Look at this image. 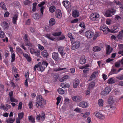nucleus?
I'll return each mask as SVG.
<instances>
[{"instance_id": "nucleus-39", "label": "nucleus", "mask_w": 123, "mask_h": 123, "mask_svg": "<svg viewBox=\"0 0 123 123\" xmlns=\"http://www.w3.org/2000/svg\"><path fill=\"white\" fill-rule=\"evenodd\" d=\"M55 7L53 6H52L49 7V10L50 12L53 13L55 11Z\"/></svg>"}, {"instance_id": "nucleus-28", "label": "nucleus", "mask_w": 123, "mask_h": 123, "mask_svg": "<svg viewBox=\"0 0 123 123\" xmlns=\"http://www.w3.org/2000/svg\"><path fill=\"white\" fill-rule=\"evenodd\" d=\"M42 55L45 57H47L49 56V54L46 50H44L41 52Z\"/></svg>"}, {"instance_id": "nucleus-49", "label": "nucleus", "mask_w": 123, "mask_h": 123, "mask_svg": "<svg viewBox=\"0 0 123 123\" xmlns=\"http://www.w3.org/2000/svg\"><path fill=\"white\" fill-rule=\"evenodd\" d=\"M40 15L39 13H37L33 15V18L35 19H38L39 18Z\"/></svg>"}, {"instance_id": "nucleus-50", "label": "nucleus", "mask_w": 123, "mask_h": 123, "mask_svg": "<svg viewBox=\"0 0 123 123\" xmlns=\"http://www.w3.org/2000/svg\"><path fill=\"white\" fill-rule=\"evenodd\" d=\"M5 33L4 32L2 31L1 30H0V37L1 38H4L5 35Z\"/></svg>"}, {"instance_id": "nucleus-60", "label": "nucleus", "mask_w": 123, "mask_h": 123, "mask_svg": "<svg viewBox=\"0 0 123 123\" xmlns=\"http://www.w3.org/2000/svg\"><path fill=\"white\" fill-rule=\"evenodd\" d=\"M45 4V2L44 1H43L42 2L38 4V6L39 7H42Z\"/></svg>"}, {"instance_id": "nucleus-11", "label": "nucleus", "mask_w": 123, "mask_h": 123, "mask_svg": "<svg viewBox=\"0 0 123 123\" xmlns=\"http://www.w3.org/2000/svg\"><path fill=\"white\" fill-rule=\"evenodd\" d=\"M92 88V82H91L89 85L88 88L85 90V94L86 96L89 95L90 94V90Z\"/></svg>"}, {"instance_id": "nucleus-46", "label": "nucleus", "mask_w": 123, "mask_h": 123, "mask_svg": "<svg viewBox=\"0 0 123 123\" xmlns=\"http://www.w3.org/2000/svg\"><path fill=\"white\" fill-rule=\"evenodd\" d=\"M90 114L89 112L85 113H82L81 114V116L84 117H86Z\"/></svg>"}, {"instance_id": "nucleus-44", "label": "nucleus", "mask_w": 123, "mask_h": 123, "mask_svg": "<svg viewBox=\"0 0 123 123\" xmlns=\"http://www.w3.org/2000/svg\"><path fill=\"white\" fill-rule=\"evenodd\" d=\"M15 119H12L10 118L6 120V122L7 123H13L15 121Z\"/></svg>"}, {"instance_id": "nucleus-7", "label": "nucleus", "mask_w": 123, "mask_h": 123, "mask_svg": "<svg viewBox=\"0 0 123 123\" xmlns=\"http://www.w3.org/2000/svg\"><path fill=\"white\" fill-rule=\"evenodd\" d=\"M111 89L110 87H107L104 90L101 91V94L102 95H106L110 92Z\"/></svg>"}, {"instance_id": "nucleus-16", "label": "nucleus", "mask_w": 123, "mask_h": 123, "mask_svg": "<svg viewBox=\"0 0 123 123\" xmlns=\"http://www.w3.org/2000/svg\"><path fill=\"white\" fill-rule=\"evenodd\" d=\"M79 80L77 79H75L73 81V86L74 88H76L77 87L78 85L79 84Z\"/></svg>"}, {"instance_id": "nucleus-27", "label": "nucleus", "mask_w": 123, "mask_h": 123, "mask_svg": "<svg viewBox=\"0 0 123 123\" xmlns=\"http://www.w3.org/2000/svg\"><path fill=\"white\" fill-rule=\"evenodd\" d=\"M0 7L3 9L6 10L7 8L5 3L3 2H2L0 3Z\"/></svg>"}, {"instance_id": "nucleus-12", "label": "nucleus", "mask_w": 123, "mask_h": 123, "mask_svg": "<svg viewBox=\"0 0 123 123\" xmlns=\"http://www.w3.org/2000/svg\"><path fill=\"white\" fill-rule=\"evenodd\" d=\"M45 113L43 111L42 112V116L41 117V115H38L36 117V119L38 121H39L40 117L43 120H44L45 118Z\"/></svg>"}, {"instance_id": "nucleus-61", "label": "nucleus", "mask_w": 123, "mask_h": 123, "mask_svg": "<svg viewBox=\"0 0 123 123\" xmlns=\"http://www.w3.org/2000/svg\"><path fill=\"white\" fill-rule=\"evenodd\" d=\"M22 105V103L21 102H20L19 103L18 107V110H20L21 109Z\"/></svg>"}, {"instance_id": "nucleus-43", "label": "nucleus", "mask_w": 123, "mask_h": 123, "mask_svg": "<svg viewBox=\"0 0 123 123\" xmlns=\"http://www.w3.org/2000/svg\"><path fill=\"white\" fill-rule=\"evenodd\" d=\"M99 72L98 71H94L93 73V78H95L97 77L98 74Z\"/></svg>"}, {"instance_id": "nucleus-51", "label": "nucleus", "mask_w": 123, "mask_h": 123, "mask_svg": "<svg viewBox=\"0 0 123 123\" xmlns=\"http://www.w3.org/2000/svg\"><path fill=\"white\" fill-rule=\"evenodd\" d=\"M103 101L102 99H99L98 100V104L100 107H102L103 105Z\"/></svg>"}, {"instance_id": "nucleus-6", "label": "nucleus", "mask_w": 123, "mask_h": 123, "mask_svg": "<svg viewBox=\"0 0 123 123\" xmlns=\"http://www.w3.org/2000/svg\"><path fill=\"white\" fill-rule=\"evenodd\" d=\"M73 44L72 46V49L73 50H75L78 48L80 45V43L79 41H76L72 43Z\"/></svg>"}, {"instance_id": "nucleus-42", "label": "nucleus", "mask_w": 123, "mask_h": 123, "mask_svg": "<svg viewBox=\"0 0 123 123\" xmlns=\"http://www.w3.org/2000/svg\"><path fill=\"white\" fill-rule=\"evenodd\" d=\"M101 49L100 47L98 46H95L93 47V51L95 52L98 51H100Z\"/></svg>"}, {"instance_id": "nucleus-36", "label": "nucleus", "mask_w": 123, "mask_h": 123, "mask_svg": "<svg viewBox=\"0 0 123 123\" xmlns=\"http://www.w3.org/2000/svg\"><path fill=\"white\" fill-rule=\"evenodd\" d=\"M66 69V68H61L60 67H59V68H56L54 69H53V70L54 71L57 72L61 70H63Z\"/></svg>"}, {"instance_id": "nucleus-37", "label": "nucleus", "mask_w": 123, "mask_h": 123, "mask_svg": "<svg viewBox=\"0 0 123 123\" xmlns=\"http://www.w3.org/2000/svg\"><path fill=\"white\" fill-rule=\"evenodd\" d=\"M16 49L17 51L20 54L23 55L24 54L22 50L19 47H17Z\"/></svg>"}, {"instance_id": "nucleus-30", "label": "nucleus", "mask_w": 123, "mask_h": 123, "mask_svg": "<svg viewBox=\"0 0 123 123\" xmlns=\"http://www.w3.org/2000/svg\"><path fill=\"white\" fill-rule=\"evenodd\" d=\"M116 81L114 80L113 78L109 79L107 81V83L110 84H112L115 83Z\"/></svg>"}, {"instance_id": "nucleus-1", "label": "nucleus", "mask_w": 123, "mask_h": 123, "mask_svg": "<svg viewBox=\"0 0 123 123\" xmlns=\"http://www.w3.org/2000/svg\"><path fill=\"white\" fill-rule=\"evenodd\" d=\"M37 101L36 103V106L38 108H43L44 105L46 104V100L40 95H38L37 96Z\"/></svg>"}, {"instance_id": "nucleus-26", "label": "nucleus", "mask_w": 123, "mask_h": 123, "mask_svg": "<svg viewBox=\"0 0 123 123\" xmlns=\"http://www.w3.org/2000/svg\"><path fill=\"white\" fill-rule=\"evenodd\" d=\"M18 18V15L16 14H14L13 16L12 17V22L13 24H16Z\"/></svg>"}, {"instance_id": "nucleus-9", "label": "nucleus", "mask_w": 123, "mask_h": 123, "mask_svg": "<svg viewBox=\"0 0 123 123\" xmlns=\"http://www.w3.org/2000/svg\"><path fill=\"white\" fill-rule=\"evenodd\" d=\"M93 114L99 118L104 119L105 118L104 115L99 112L96 111Z\"/></svg>"}, {"instance_id": "nucleus-5", "label": "nucleus", "mask_w": 123, "mask_h": 123, "mask_svg": "<svg viewBox=\"0 0 123 123\" xmlns=\"http://www.w3.org/2000/svg\"><path fill=\"white\" fill-rule=\"evenodd\" d=\"M100 30L103 31L105 34H107L109 32V29L106 25H103L101 26L100 28Z\"/></svg>"}, {"instance_id": "nucleus-8", "label": "nucleus", "mask_w": 123, "mask_h": 123, "mask_svg": "<svg viewBox=\"0 0 123 123\" xmlns=\"http://www.w3.org/2000/svg\"><path fill=\"white\" fill-rule=\"evenodd\" d=\"M64 47H63L60 46L58 48V51L59 53L63 58H64V56L66 54L64 52Z\"/></svg>"}, {"instance_id": "nucleus-4", "label": "nucleus", "mask_w": 123, "mask_h": 123, "mask_svg": "<svg viewBox=\"0 0 123 123\" xmlns=\"http://www.w3.org/2000/svg\"><path fill=\"white\" fill-rule=\"evenodd\" d=\"M48 64V63L46 62L43 61L42 63L41 66H40L39 68V70L42 72L44 71L45 68L47 67Z\"/></svg>"}, {"instance_id": "nucleus-62", "label": "nucleus", "mask_w": 123, "mask_h": 123, "mask_svg": "<svg viewBox=\"0 0 123 123\" xmlns=\"http://www.w3.org/2000/svg\"><path fill=\"white\" fill-rule=\"evenodd\" d=\"M70 101V100L68 98H66L64 101V103L65 104H68Z\"/></svg>"}, {"instance_id": "nucleus-25", "label": "nucleus", "mask_w": 123, "mask_h": 123, "mask_svg": "<svg viewBox=\"0 0 123 123\" xmlns=\"http://www.w3.org/2000/svg\"><path fill=\"white\" fill-rule=\"evenodd\" d=\"M70 3V2L68 1H64L62 2L63 5L66 7H70L69 5Z\"/></svg>"}, {"instance_id": "nucleus-17", "label": "nucleus", "mask_w": 123, "mask_h": 123, "mask_svg": "<svg viewBox=\"0 0 123 123\" xmlns=\"http://www.w3.org/2000/svg\"><path fill=\"white\" fill-rule=\"evenodd\" d=\"M117 28V27L116 26H113L112 27L111 30L109 29V32L112 33H115L117 32L118 31H115Z\"/></svg>"}, {"instance_id": "nucleus-57", "label": "nucleus", "mask_w": 123, "mask_h": 123, "mask_svg": "<svg viewBox=\"0 0 123 123\" xmlns=\"http://www.w3.org/2000/svg\"><path fill=\"white\" fill-rule=\"evenodd\" d=\"M61 98L59 97H58L56 98V100L57 102L56 103V104L57 105H58L59 104L60 101L61 100Z\"/></svg>"}, {"instance_id": "nucleus-59", "label": "nucleus", "mask_w": 123, "mask_h": 123, "mask_svg": "<svg viewBox=\"0 0 123 123\" xmlns=\"http://www.w3.org/2000/svg\"><path fill=\"white\" fill-rule=\"evenodd\" d=\"M36 51V50L32 48H30V52L32 54H34Z\"/></svg>"}, {"instance_id": "nucleus-58", "label": "nucleus", "mask_w": 123, "mask_h": 123, "mask_svg": "<svg viewBox=\"0 0 123 123\" xmlns=\"http://www.w3.org/2000/svg\"><path fill=\"white\" fill-rule=\"evenodd\" d=\"M79 21V19L78 18H75L72 20L71 22V23H76Z\"/></svg>"}, {"instance_id": "nucleus-15", "label": "nucleus", "mask_w": 123, "mask_h": 123, "mask_svg": "<svg viewBox=\"0 0 123 123\" xmlns=\"http://www.w3.org/2000/svg\"><path fill=\"white\" fill-rule=\"evenodd\" d=\"M79 106L82 108H85L88 106V104L87 102L85 101L81 102L79 104Z\"/></svg>"}, {"instance_id": "nucleus-56", "label": "nucleus", "mask_w": 123, "mask_h": 123, "mask_svg": "<svg viewBox=\"0 0 123 123\" xmlns=\"http://www.w3.org/2000/svg\"><path fill=\"white\" fill-rule=\"evenodd\" d=\"M37 46L38 47V49L41 50H42L44 49L43 46L40 44H38L37 45Z\"/></svg>"}, {"instance_id": "nucleus-45", "label": "nucleus", "mask_w": 123, "mask_h": 123, "mask_svg": "<svg viewBox=\"0 0 123 123\" xmlns=\"http://www.w3.org/2000/svg\"><path fill=\"white\" fill-rule=\"evenodd\" d=\"M59 94H62L64 93V91L61 88H60L57 90Z\"/></svg>"}, {"instance_id": "nucleus-47", "label": "nucleus", "mask_w": 123, "mask_h": 123, "mask_svg": "<svg viewBox=\"0 0 123 123\" xmlns=\"http://www.w3.org/2000/svg\"><path fill=\"white\" fill-rule=\"evenodd\" d=\"M3 27L5 28H7L8 26V24L6 22H3L2 24Z\"/></svg>"}, {"instance_id": "nucleus-23", "label": "nucleus", "mask_w": 123, "mask_h": 123, "mask_svg": "<svg viewBox=\"0 0 123 123\" xmlns=\"http://www.w3.org/2000/svg\"><path fill=\"white\" fill-rule=\"evenodd\" d=\"M28 118L29 121L30 122L32 123L35 122V119L32 115L29 116L28 117Z\"/></svg>"}, {"instance_id": "nucleus-41", "label": "nucleus", "mask_w": 123, "mask_h": 123, "mask_svg": "<svg viewBox=\"0 0 123 123\" xmlns=\"http://www.w3.org/2000/svg\"><path fill=\"white\" fill-rule=\"evenodd\" d=\"M12 59L11 61V62H13L15 60V55L14 53H13L11 54Z\"/></svg>"}, {"instance_id": "nucleus-24", "label": "nucleus", "mask_w": 123, "mask_h": 123, "mask_svg": "<svg viewBox=\"0 0 123 123\" xmlns=\"http://www.w3.org/2000/svg\"><path fill=\"white\" fill-rule=\"evenodd\" d=\"M23 56L26 59L27 61L28 62L31 61V57L30 55L26 53H24L23 54Z\"/></svg>"}, {"instance_id": "nucleus-40", "label": "nucleus", "mask_w": 123, "mask_h": 123, "mask_svg": "<svg viewBox=\"0 0 123 123\" xmlns=\"http://www.w3.org/2000/svg\"><path fill=\"white\" fill-rule=\"evenodd\" d=\"M40 51L38 49H37L36 50L34 54H35V55L37 57H39L40 56Z\"/></svg>"}, {"instance_id": "nucleus-33", "label": "nucleus", "mask_w": 123, "mask_h": 123, "mask_svg": "<svg viewBox=\"0 0 123 123\" xmlns=\"http://www.w3.org/2000/svg\"><path fill=\"white\" fill-rule=\"evenodd\" d=\"M68 37L70 38V40L72 43L74 42V38L72 36V34L71 33L69 32L68 33Z\"/></svg>"}, {"instance_id": "nucleus-10", "label": "nucleus", "mask_w": 123, "mask_h": 123, "mask_svg": "<svg viewBox=\"0 0 123 123\" xmlns=\"http://www.w3.org/2000/svg\"><path fill=\"white\" fill-rule=\"evenodd\" d=\"M72 99L73 100L76 102H79L82 99V96H77L73 97Z\"/></svg>"}, {"instance_id": "nucleus-2", "label": "nucleus", "mask_w": 123, "mask_h": 123, "mask_svg": "<svg viewBox=\"0 0 123 123\" xmlns=\"http://www.w3.org/2000/svg\"><path fill=\"white\" fill-rule=\"evenodd\" d=\"M116 11L115 10L112 8L111 10L110 9H108L105 11V16L107 17H111L114 14Z\"/></svg>"}, {"instance_id": "nucleus-54", "label": "nucleus", "mask_w": 123, "mask_h": 123, "mask_svg": "<svg viewBox=\"0 0 123 123\" xmlns=\"http://www.w3.org/2000/svg\"><path fill=\"white\" fill-rule=\"evenodd\" d=\"M28 105L30 109H32L33 105L32 104V103L31 101H30L29 102L28 104Z\"/></svg>"}, {"instance_id": "nucleus-31", "label": "nucleus", "mask_w": 123, "mask_h": 123, "mask_svg": "<svg viewBox=\"0 0 123 123\" xmlns=\"http://www.w3.org/2000/svg\"><path fill=\"white\" fill-rule=\"evenodd\" d=\"M123 37V30H122L119 33L118 35L117 36L118 39H122Z\"/></svg>"}, {"instance_id": "nucleus-35", "label": "nucleus", "mask_w": 123, "mask_h": 123, "mask_svg": "<svg viewBox=\"0 0 123 123\" xmlns=\"http://www.w3.org/2000/svg\"><path fill=\"white\" fill-rule=\"evenodd\" d=\"M89 67V65L88 64H86L85 65V67L83 71L84 73H85L86 72L88 71L89 70V69L88 68Z\"/></svg>"}, {"instance_id": "nucleus-20", "label": "nucleus", "mask_w": 123, "mask_h": 123, "mask_svg": "<svg viewBox=\"0 0 123 123\" xmlns=\"http://www.w3.org/2000/svg\"><path fill=\"white\" fill-rule=\"evenodd\" d=\"M80 13L78 11L75 10L72 13V16L76 18L79 16Z\"/></svg>"}, {"instance_id": "nucleus-34", "label": "nucleus", "mask_w": 123, "mask_h": 123, "mask_svg": "<svg viewBox=\"0 0 123 123\" xmlns=\"http://www.w3.org/2000/svg\"><path fill=\"white\" fill-rule=\"evenodd\" d=\"M119 48L120 49V50L118 53L119 54H121L122 53H123V44H121Z\"/></svg>"}, {"instance_id": "nucleus-18", "label": "nucleus", "mask_w": 123, "mask_h": 123, "mask_svg": "<svg viewBox=\"0 0 123 123\" xmlns=\"http://www.w3.org/2000/svg\"><path fill=\"white\" fill-rule=\"evenodd\" d=\"M85 36L88 38H91L92 37V32L91 31H88L85 32Z\"/></svg>"}, {"instance_id": "nucleus-21", "label": "nucleus", "mask_w": 123, "mask_h": 123, "mask_svg": "<svg viewBox=\"0 0 123 123\" xmlns=\"http://www.w3.org/2000/svg\"><path fill=\"white\" fill-rule=\"evenodd\" d=\"M55 23V19L53 18H51L49 20V25L50 26H51L54 25Z\"/></svg>"}, {"instance_id": "nucleus-53", "label": "nucleus", "mask_w": 123, "mask_h": 123, "mask_svg": "<svg viewBox=\"0 0 123 123\" xmlns=\"http://www.w3.org/2000/svg\"><path fill=\"white\" fill-rule=\"evenodd\" d=\"M99 36V32H97L96 34L94 35L93 37V40H95L97 38V37Z\"/></svg>"}, {"instance_id": "nucleus-48", "label": "nucleus", "mask_w": 123, "mask_h": 123, "mask_svg": "<svg viewBox=\"0 0 123 123\" xmlns=\"http://www.w3.org/2000/svg\"><path fill=\"white\" fill-rule=\"evenodd\" d=\"M24 115L23 112L19 113L18 114V118L20 119H21L23 117Z\"/></svg>"}, {"instance_id": "nucleus-13", "label": "nucleus", "mask_w": 123, "mask_h": 123, "mask_svg": "<svg viewBox=\"0 0 123 123\" xmlns=\"http://www.w3.org/2000/svg\"><path fill=\"white\" fill-rule=\"evenodd\" d=\"M99 15L97 13H93V21L98 22Z\"/></svg>"}, {"instance_id": "nucleus-29", "label": "nucleus", "mask_w": 123, "mask_h": 123, "mask_svg": "<svg viewBox=\"0 0 123 123\" xmlns=\"http://www.w3.org/2000/svg\"><path fill=\"white\" fill-rule=\"evenodd\" d=\"M80 62L81 64H83L85 63L86 62V60L84 57H81Z\"/></svg>"}, {"instance_id": "nucleus-55", "label": "nucleus", "mask_w": 123, "mask_h": 123, "mask_svg": "<svg viewBox=\"0 0 123 123\" xmlns=\"http://www.w3.org/2000/svg\"><path fill=\"white\" fill-rule=\"evenodd\" d=\"M59 74H57L56 75L54 76V81L55 82L56 81L57 79L59 77Z\"/></svg>"}, {"instance_id": "nucleus-22", "label": "nucleus", "mask_w": 123, "mask_h": 123, "mask_svg": "<svg viewBox=\"0 0 123 123\" xmlns=\"http://www.w3.org/2000/svg\"><path fill=\"white\" fill-rule=\"evenodd\" d=\"M45 37H46L47 38L49 39L52 40L53 41L54 40L55 38H54L51 36V34H47L45 35Z\"/></svg>"}, {"instance_id": "nucleus-14", "label": "nucleus", "mask_w": 123, "mask_h": 123, "mask_svg": "<svg viewBox=\"0 0 123 123\" xmlns=\"http://www.w3.org/2000/svg\"><path fill=\"white\" fill-rule=\"evenodd\" d=\"M55 16L58 18H61L62 16V14L61 11L59 9L56 10L55 11Z\"/></svg>"}, {"instance_id": "nucleus-63", "label": "nucleus", "mask_w": 123, "mask_h": 123, "mask_svg": "<svg viewBox=\"0 0 123 123\" xmlns=\"http://www.w3.org/2000/svg\"><path fill=\"white\" fill-rule=\"evenodd\" d=\"M116 70L115 69H112L111 72H110V74H112L115 73Z\"/></svg>"}, {"instance_id": "nucleus-3", "label": "nucleus", "mask_w": 123, "mask_h": 123, "mask_svg": "<svg viewBox=\"0 0 123 123\" xmlns=\"http://www.w3.org/2000/svg\"><path fill=\"white\" fill-rule=\"evenodd\" d=\"M52 57L53 59L57 61H59L61 59L59 54L57 52H53L52 54Z\"/></svg>"}, {"instance_id": "nucleus-52", "label": "nucleus", "mask_w": 123, "mask_h": 123, "mask_svg": "<svg viewBox=\"0 0 123 123\" xmlns=\"http://www.w3.org/2000/svg\"><path fill=\"white\" fill-rule=\"evenodd\" d=\"M10 98V101L11 102H18V101L16 99L14 98L13 97H11L9 98Z\"/></svg>"}, {"instance_id": "nucleus-32", "label": "nucleus", "mask_w": 123, "mask_h": 123, "mask_svg": "<svg viewBox=\"0 0 123 123\" xmlns=\"http://www.w3.org/2000/svg\"><path fill=\"white\" fill-rule=\"evenodd\" d=\"M25 44L26 46H29V47H32V44L30 43V41L28 40H24Z\"/></svg>"}, {"instance_id": "nucleus-38", "label": "nucleus", "mask_w": 123, "mask_h": 123, "mask_svg": "<svg viewBox=\"0 0 123 123\" xmlns=\"http://www.w3.org/2000/svg\"><path fill=\"white\" fill-rule=\"evenodd\" d=\"M62 34L61 32H55L53 33L52 35L54 36H58L61 35Z\"/></svg>"}, {"instance_id": "nucleus-19", "label": "nucleus", "mask_w": 123, "mask_h": 123, "mask_svg": "<svg viewBox=\"0 0 123 123\" xmlns=\"http://www.w3.org/2000/svg\"><path fill=\"white\" fill-rule=\"evenodd\" d=\"M112 48H111L110 45H108L107 46V47L106 48V54L109 55L112 52Z\"/></svg>"}, {"instance_id": "nucleus-64", "label": "nucleus", "mask_w": 123, "mask_h": 123, "mask_svg": "<svg viewBox=\"0 0 123 123\" xmlns=\"http://www.w3.org/2000/svg\"><path fill=\"white\" fill-rule=\"evenodd\" d=\"M30 3V1L29 0H26L24 1V3L25 5H27L29 4Z\"/></svg>"}]
</instances>
